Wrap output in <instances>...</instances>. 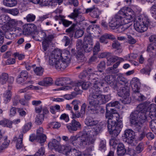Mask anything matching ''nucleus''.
I'll list each match as a JSON object with an SVG mask.
<instances>
[{
  "label": "nucleus",
  "instance_id": "f257e3e1",
  "mask_svg": "<svg viewBox=\"0 0 156 156\" xmlns=\"http://www.w3.org/2000/svg\"><path fill=\"white\" fill-rule=\"evenodd\" d=\"M95 75H97L100 80H97L93 83V85L90 90V94L88 97V108L91 110L96 111L99 105L105 104L110 100L111 97L109 94L105 95L101 94V87L105 83L104 80L105 75L103 71L96 72Z\"/></svg>",
  "mask_w": 156,
  "mask_h": 156
},
{
  "label": "nucleus",
  "instance_id": "f03ea898",
  "mask_svg": "<svg viewBox=\"0 0 156 156\" xmlns=\"http://www.w3.org/2000/svg\"><path fill=\"white\" fill-rule=\"evenodd\" d=\"M120 105L118 101H112L107 104L106 118L108 119V127L109 133L114 136H117L120 133L122 127V121L117 112H114V109L111 107L118 108Z\"/></svg>",
  "mask_w": 156,
  "mask_h": 156
},
{
  "label": "nucleus",
  "instance_id": "7ed1b4c3",
  "mask_svg": "<svg viewBox=\"0 0 156 156\" xmlns=\"http://www.w3.org/2000/svg\"><path fill=\"white\" fill-rule=\"evenodd\" d=\"M134 14V12L130 8L123 7L119 11L118 14L112 18L109 23V26L113 29L117 27L119 32L125 31L128 29L129 27L122 25L131 22Z\"/></svg>",
  "mask_w": 156,
  "mask_h": 156
},
{
  "label": "nucleus",
  "instance_id": "20e7f679",
  "mask_svg": "<svg viewBox=\"0 0 156 156\" xmlns=\"http://www.w3.org/2000/svg\"><path fill=\"white\" fill-rule=\"evenodd\" d=\"M100 128H94L90 130L84 129L79 132L76 136H71L69 139V142L75 147L79 145L85 147L88 145L93 144L96 140L94 136H96L99 132Z\"/></svg>",
  "mask_w": 156,
  "mask_h": 156
},
{
  "label": "nucleus",
  "instance_id": "39448f33",
  "mask_svg": "<svg viewBox=\"0 0 156 156\" xmlns=\"http://www.w3.org/2000/svg\"><path fill=\"white\" fill-rule=\"evenodd\" d=\"M48 146L51 149H54L60 153L65 154L66 156H80L81 153L75 148H72L69 145L61 146L59 142L54 139L48 143Z\"/></svg>",
  "mask_w": 156,
  "mask_h": 156
},
{
  "label": "nucleus",
  "instance_id": "423d86ee",
  "mask_svg": "<svg viewBox=\"0 0 156 156\" xmlns=\"http://www.w3.org/2000/svg\"><path fill=\"white\" fill-rule=\"evenodd\" d=\"M137 108V110L132 112L130 116V120L131 123L134 125L136 129L140 131L141 129L142 124L146 120L147 116L144 113L141 109Z\"/></svg>",
  "mask_w": 156,
  "mask_h": 156
},
{
  "label": "nucleus",
  "instance_id": "0eeeda50",
  "mask_svg": "<svg viewBox=\"0 0 156 156\" xmlns=\"http://www.w3.org/2000/svg\"><path fill=\"white\" fill-rule=\"evenodd\" d=\"M60 53L59 51H57L51 53L49 57V63L58 70H63L68 66L69 64L59 58Z\"/></svg>",
  "mask_w": 156,
  "mask_h": 156
},
{
  "label": "nucleus",
  "instance_id": "6e6552de",
  "mask_svg": "<svg viewBox=\"0 0 156 156\" xmlns=\"http://www.w3.org/2000/svg\"><path fill=\"white\" fill-rule=\"evenodd\" d=\"M134 24L135 29L140 33L144 32L147 30L150 23V20L148 16L143 14L137 17Z\"/></svg>",
  "mask_w": 156,
  "mask_h": 156
},
{
  "label": "nucleus",
  "instance_id": "1a4fd4ad",
  "mask_svg": "<svg viewBox=\"0 0 156 156\" xmlns=\"http://www.w3.org/2000/svg\"><path fill=\"white\" fill-rule=\"evenodd\" d=\"M33 38L35 40L39 41H43L42 45L43 49L44 51H46L49 45L54 38L53 34H50L47 36L44 30L38 31L37 34H35Z\"/></svg>",
  "mask_w": 156,
  "mask_h": 156
},
{
  "label": "nucleus",
  "instance_id": "9d476101",
  "mask_svg": "<svg viewBox=\"0 0 156 156\" xmlns=\"http://www.w3.org/2000/svg\"><path fill=\"white\" fill-rule=\"evenodd\" d=\"M91 44H88L87 43L86 41H82L80 40H78L77 41L76 48L77 51L79 52H82L84 53L89 52L92 49V39H91Z\"/></svg>",
  "mask_w": 156,
  "mask_h": 156
},
{
  "label": "nucleus",
  "instance_id": "9b49d317",
  "mask_svg": "<svg viewBox=\"0 0 156 156\" xmlns=\"http://www.w3.org/2000/svg\"><path fill=\"white\" fill-rule=\"evenodd\" d=\"M23 23L21 21L11 19L10 18V20L8 21L7 23L2 26V28L4 31H12L16 26H22Z\"/></svg>",
  "mask_w": 156,
  "mask_h": 156
},
{
  "label": "nucleus",
  "instance_id": "f8f14e48",
  "mask_svg": "<svg viewBox=\"0 0 156 156\" xmlns=\"http://www.w3.org/2000/svg\"><path fill=\"white\" fill-rule=\"evenodd\" d=\"M111 83V86L114 90L118 91L119 89H121L122 87L125 86L127 83V79L122 75H120L117 77V81L114 83L108 82Z\"/></svg>",
  "mask_w": 156,
  "mask_h": 156
},
{
  "label": "nucleus",
  "instance_id": "ddd939ff",
  "mask_svg": "<svg viewBox=\"0 0 156 156\" xmlns=\"http://www.w3.org/2000/svg\"><path fill=\"white\" fill-rule=\"evenodd\" d=\"M122 89L118 92V95L122 97V101L125 104H128L131 102V99L129 97V91L128 87H122Z\"/></svg>",
  "mask_w": 156,
  "mask_h": 156
},
{
  "label": "nucleus",
  "instance_id": "4468645a",
  "mask_svg": "<svg viewBox=\"0 0 156 156\" xmlns=\"http://www.w3.org/2000/svg\"><path fill=\"white\" fill-rule=\"evenodd\" d=\"M138 108L140 109V111H143L146 115L147 112H154L156 113V104L152 103L149 105L147 102L140 104L138 105Z\"/></svg>",
  "mask_w": 156,
  "mask_h": 156
},
{
  "label": "nucleus",
  "instance_id": "2eb2a0df",
  "mask_svg": "<svg viewBox=\"0 0 156 156\" xmlns=\"http://www.w3.org/2000/svg\"><path fill=\"white\" fill-rule=\"evenodd\" d=\"M84 122L85 124L87 126L91 127L94 126V127L92 129H89L86 128L85 129H87L88 130H90L93 129L94 128L97 129V128H100V130L97 135L101 131L102 128L98 124V122L95 118L91 117H88L85 119Z\"/></svg>",
  "mask_w": 156,
  "mask_h": 156
},
{
  "label": "nucleus",
  "instance_id": "dca6fc26",
  "mask_svg": "<svg viewBox=\"0 0 156 156\" xmlns=\"http://www.w3.org/2000/svg\"><path fill=\"white\" fill-rule=\"evenodd\" d=\"M80 9L75 8L73 9V12L71 13L68 17L74 20L77 23L82 22L85 20L84 17L80 15L81 12Z\"/></svg>",
  "mask_w": 156,
  "mask_h": 156
},
{
  "label": "nucleus",
  "instance_id": "f3484780",
  "mask_svg": "<svg viewBox=\"0 0 156 156\" xmlns=\"http://www.w3.org/2000/svg\"><path fill=\"white\" fill-rule=\"evenodd\" d=\"M75 25L73 24L70 27L67 29L66 31V32L68 33V34L71 38L73 37L75 32L74 37L76 38L80 37L83 34V31L81 30H78L75 32Z\"/></svg>",
  "mask_w": 156,
  "mask_h": 156
},
{
  "label": "nucleus",
  "instance_id": "a211bd4d",
  "mask_svg": "<svg viewBox=\"0 0 156 156\" xmlns=\"http://www.w3.org/2000/svg\"><path fill=\"white\" fill-rule=\"evenodd\" d=\"M149 40L153 43L148 46L147 51L150 53H152L153 55H156V35H151L149 37Z\"/></svg>",
  "mask_w": 156,
  "mask_h": 156
},
{
  "label": "nucleus",
  "instance_id": "6ab92c4d",
  "mask_svg": "<svg viewBox=\"0 0 156 156\" xmlns=\"http://www.w3.org/2000/svg\"><path fill=\"white\" fill-rule=\"evenodd\" d=\"M124 136L126 139V141L130 144H134L135 140V133L131 129L126 130L124 132Z\"/></svg>",
  "mask_w": 156,
  "mask_h": 156
},
{
  "label": "nucleus",
  "instance_id": "aec40b11",
  "mask_svg": "<svg viewBox=\"0 0 156 156\" xmlns=\"http://www.w3.org/2000/svg\"><path fill=\"white\" fill-rule=\"evenodd\" d=\"M59 51L60 53L59 58L65 61L69 64L70 60V55L69 51L67 50H64L62 51L59 49H57L53 51L51 53H54L55 51Z\"/></svg>",
  "mask_w": 156,
  "mask_h": 156
},
{
  "label": "nucleus",
  "instance_id": "412c9836",
  "mask_svg": "<svg viewBox=\"0 0 156 156\" xmlns=\"http://www.w3.org/2000/svg\"><path fill=\"white\" fill-rule=\"evenodd\" d=\"M79 84V82H72L71 84H70L69 86H66L63 88V90H66L73 89L75 91L81 94L83 91L81 90L80 85Z\"/></svg>",
  "mask_w": 156,
  "mask_h": 156
},
{
  "label": "nucleus",
  "instance_id": "4be33fe9",
  "mask_svg": "<svg viewBox=\"0 0 156 156\" xmlns=\"http://www.w3.org/2000/svg\"><path fill=\"white\" fill-rule=\"evenodd\" d=\"M66 127L69 131H76L81 128V125L79 122L73 119L71 123L66 125Z\"/></svg>",
  "mask_w": 156,
  "mask_h": 156
},
{
  "label": "nucleus",
  "instance_id": "5701e85b",
  "mask_svg": "<svg viewBox=\"0 0 156 156\" xmlns=\"http://www.w3.org/2000/svg\"><path fill=\"white\" fill-rule=\"evenodd\" d=\"M130 84L134 94L139 91V90L140 87V83L137 78H133L130 81Z\"/></svg>",
  "mask_w": 156,
  "mask_h": 156
},
{
  "label": "nucleus",
  "instance_id": "b1692460",
  "mask_svg": "<svg viewBox=\"0 0 156 156\" xmlns=\"http://www.w3.org/2000/svg\"><path fill=\"white\" fill-rule=\"evenodd\" d=\"M88 12H90L91 16L94 18H98L100 13L99 9L95 8L87 9L86 10V13Z\"/></svg>",
  "mask_w": 156,
  "mask_h": 156
},
{
  "label": "nucleus",
  "instance_id": "393cba45",
  "mask_svg": "<svg viewBox=\"0 0 156 156\" xmlns=\"http://www.w3.org/2000/svg\"><path fill=\"white\" fill-rule=\"evenodd\" d=\"M107 39L113 40L115 39V37L111 34H105L100 37L99 40L101 43L106 44L108 43Z\"/></svg>",
  "mask_w": 156,
  "mask_h": 156
},
{
  "label": "nucleus",
  "instance_id": "a878e982",
  "mask_svg": "<svg viewBox=\"0 0 156 156\" xmlns=\"http://www.w3.org/2000/svg\"><path fill=\"white\" fill-rule=\"evenodd\" d=\"M126 150L124 146L122 143H119L117 146V153L119 156H123L125 154Z\"/></svg>",
  "mask_w": 156,
  "mask_h": 156
},
{
  "label": "nucleus",
  "instance_id": "bb28decb",
  "mask_svg": "<svg viewBox=\"0 0 156 156\" xmlns=\"http://www.w3.org/2000/svg\"><path fill=\"white\" fill-rule=\"evenodd\" d=\"M53 83V80L51 78L46 77L44 78L43 80L39 82L38 84L42 86H47L51 85Z\"/></svg>",
  "mask_w": 156,
  "mask_h": 156
},
{
  "label": "nucleus",
  "instance_id": "cd10ccee",
  "mask_svg": "<svg viewBox=\"0 0 156 156\" xmlns=\"http://www.w3.org/2000/svg\"><path fill=\"white\" fill-rule=\"evenodd\" d=\"M12 96V93L11 91L9 90H7L4 93L3 96L4 102L5 104H7L9 102L11 99Z\"/></svg>",
  "mask_w": 156,
  "mask_h": 156
},
{
  "label": "nucleus",
  "instance_id": "c85d7f7f",
  "mask_svg": "<svg viewBox=\"0 0 156 156\" xmlns=\"http://www.w3.org/2000/svg\"><path fill=\"white\" fill-rule=\"evenodd\" d=\"M32 67L34 73L36 75L39 76L42 75L44 70L41 67H36L35 65H32Z\"/></svg>",
  "mask_w": 156,
  "mask_h": 156
},
{
  "label": "nucleus",
  "instance_id": "c756f323",
  "mask_svg": "<svg viewBox=\"0 0 156 156\" xmlns=\"http://www.w3.org/2000/svg\"><path fill=\"white\" fill-rule=\"evenodd\" d=\"M16 0H3V3L4 5L9 7L15 6L17 4Z\"/></svg>",
  "mask_w": 156,
  "mask_h": 156
},
{
  "label": "nucleus",
  "instance_id": "7c9ffc66",
  "mask_svg": "<svg viewBox=\"0 0 156 156\" xmlns=\"http://www.w3.org/2000/svg\"><path fill=\"white\" fill-rule=\"evenodd\" d=\"M23 137V135L20 134L16 139V147L18 149H20L23 147V144L22 143Z\"/></svg>",
  "mask_w": 156,
  "mask_h": 156
},
{
  "label": "nucleus",
  "instance_id": "2f4dec72",
  "mask_svg": "<svg viewBox=\"0 0 156 156\" xmlns=\"http://www.w3.org/2000/svg\"><path fill=\"white\" fill-rule=\"evenodd\" d=\"M34 27V24H29L24 25L23 26V33L25 34L30 33L32 31L31 27Z\"/></svg>",
  "mask_w": 156,
  "mask_h": 156
},
{
  "label": "nucleus",
  "instance_id": "473e14b6",
  "mask_svg": "<svg viewBox=\"0 0 156 156\" xmlns=\"http://www.w3.org/2000/svg\"><path fill=\"white\" fill-rule=\"evenodd\" d=\"M10 20V17L5 14L0 15V25H4Z\"/></svg>",
  "mask_w": 156,
  "mask_h": 156
},
{
  "label": "nucleus",
  "instance_id": "72a5a7b5",
  "mask_svg": "<svg viewBox=\"0 0 156 156\" xmlns=\"http://www.w3.org/2000/svg\"><path fill=\"white\" fill-rule=\"evenodd\" d=\"M0 125L4 127L12 128V121L7 119H4L0 121Z\"/></svg>",
  "mask_w": 156,
  "mask_h": 156
},
{
  "label": "nucleus",
  "instance_id": "f704fd0d",
  "mask_svg": "<svg viewBox=\"0 0 156 156\" xmlns=\"http://www.w3.org/2000/svg\"><path fill=\"white\" fill-rule=\"evenodd\" d=\"M9 75L5 73H2L0 76V83L2 84L6 83L8 79Z\"/></svg>",
  "mask_w": 156,
  "mask_h": 156
},
{
  "label": "nucleus",
  "instance_id": "c9c22d12",
  "mask_svg": "<svg viewBox=\"0 0 156 156\" xmlns=\"http://www.w3.org/2000/svg\"><path fill=\"white\" fill-rule=\"evenodd\" d=\"M79 84L80 85L82 89L83 90H87L89 87L90 83L88 82H79Z\"/></svg>",
  "mask_w": 156,
  "mask_h": 156
},
{
  "label": "nucleus",
  "instance_id": "e433bc0d",
  "mask_svg": "<svg viewBox=\"0 0 156 156\" xmlns=\"http://www.w3.org/2000/svg\"><path fill=\"white\" fill-rule=\"evenodd\" d=\"M30 89L32 90H38V88L37 87L34 86L32 85H30L28 87H26L24 89H20L19 90V92L20 93H23L26 92Z\"/></svg>",
  "mask_w": 156,
  "mask_h": 156
},
{
  "label": "nucleus",
  "instance_id": "4c0bfd02",
  "mask_svg": "<svg viewBox=\"0 0 156 156\" xmlns=\"http://www.w3.org/2000/svg\"><path fill=\"white\" fill-rule=\"evenodd\" d=\"M78 51V54L76 55V58H77L78 61L79 62H81L83 61L84 60L85 58V57L84 55L83 52H79Z\"/></svg>",
  "mask_w": 156,
  "mask_h": 156
},
{
  "label": "nucleus",
  "instance_id": "58836bf2",
  "mask_svg": "<svg viewBox=\"0 0 156 156\" xmlns=\"http://www.w3.org/2000/svg\"><path fill=\"white\" fill-rule=\"evenodd\" d=\"M33 3L39 4L41 6H47L49 4L48 0H36Z\"/></svg>",
  "mask_w": 156,
  "mask_h": 156
},
{
  "label": "nucleus",
  "instance_id": "ea45409f",
  "mask_svg": "<svg viewBox=\"0 0 156 156\" xmlns=\"http://www.w3.org/2000/svg\"><path fill=\"white\" fill-rule=\"evenodd\" d=\"M136 99L140 101H142L146 100L145 97L140 93L139 91L134 94Z\"/></svg>",
  "mask_w": 156,
  "mask_h": 156
},
{
  "label": "nucleus",
  "instance_id": "a19ab883",
  "mask_svg": "<svg viewBox=\"0 0 156 156\" xmlns=\"http://www.w3.org/2000/svg\"><path fill=\"white\" fill-rule=\"evenodd\" d=\"M100 50V45L99 42L97 41L95 44L93 49V54H97Z\"/></svg>",
  "mask_w": 156,
  "mask_h": 156
},
{
  "label": "nucleus",
  "instance_id": "79ce46f5",
  "mask_svg": "<svg viewBox=\"0 0 156 156\" xmlns=\"http://www.w3.org/2000/svg\"><path fill=\"white\" fill-rule=\"evenodd\" d=\"M88 73V74L89 75L88 76V79L89 80H94L93 78V76L95 74V73H94V69L91 68H88L87 69V71Z\"/></svg>",
  "mask_w": 156,
  "mask_h": 156
},
{
  "label": "nucleus",
  "instance_id": "37998d69",
  "mask_svg": "<svg viewBox=\"0 0 156 156\" xmlns=\"http://www.w3.org/2000/svg\"><path fill=\"white\" fill-rule=\"evenodd\" d=\"M44 116L42 114H38L35 118V122L38 125L41 124L43 120Z\"/></svg>",
  "mask_w": 156,
  "mask_h": 156
},
{
  "label": "nucleus",
  "instance_id": "c03bdc74",
  "mask_svg": "<svg viewBox=\"0 0 156 156\" xmlns=\"http://www.w3.org/2000/svg\"><path fill=\"white\" fill-rule=\"evenodd\" d=\"M151 71V68L149 67L148 66H146V67L141 69L140 70V73L143 74H145L149 75L150 72Z\"/></svg>",
  "mask_w": 156,
  "mask_h": 156
},
{
  "label": "nucleus",
  "instance_id": "a18cd8bd",
  "mask_svg": "<svg viewBox=\"0 0 156 156\" xmlns=\"http://www.w3.org/2000/svg\"><path fill=\"white\" fill-rule=\"evenodd\" d=\"M105 68V63L104 61H102L98 65L97 68L99 71H103Z\"/></svg>",
  "mask_w": 156,
  "mask_h": 156
},
{
  "label": "nucleus",
  "instance_id": "49530a36",
  "mask_svg": "<svg viewBox=\"0 0 156 156\" xmlns=\"http://www.w3.org/2000/svg\"><path fill=\"white\" fill-rule=\"evenodd\" d=\"M43 129L42 127H40L37 130L36 136L39 138L40 137V136H43V138L45 137V134L44 133Z\"/></svg>",
  "mask_w": 156,
  "mask_h": 156
},
{
  "label": "nucleus",
  "instance_id": "de8ad7c7",
  "mask_svg": "<svg viewBox=\"0 0 156 156\" xmlns=\"http://www.w3.org/2000/svg\"><path fill=\"white\" fill-rule=\"evenodd\" d=\"M45 153L44 148L43 147H41L38 151L34 154V156H42Z\"/></svg>",
  "mask_w": 156,
  "mask_h": 156
},
{
  "label": "nucleus",
  "instance_id": "09e8293b",
  "mask_svg": "<svg viewBox=\"0 0 156 156\" xmlns=\"http://www.w3.org/2000/svg\"><path fill=\"white\" fill-rule=\"evenodd\" d=\"M32 126V124L31 122H28L26 124L23 126V132L24 133H26L27 131L29 130Z\"/></svg>",
  "mask_w": 156,
  "mask_h": 156
},
{
  "label": "nucleus",
  "instance_id": "8fccbe9b",
  "mask_svg": "<svg viewBox=\"0 0 156 156\" xmlns=\"http://www.w3.org/2000/svg\"><path fill=\"white\" fill-rule=\"evenodd\" d=\"M71 113L72 114V118L73 119L80 117L82 116L83 115L80 112H77L76 113H74L73 111H71Z\"/></svg>",
  "mask_w": 156,
  "mask_h": 156
},
{
  "label": "nucleus",
  "instance_id": "3c124183",
  "mask_svg": "<svg viewBox=\"0 0 156 156\" xmlns=\"http://www.w3.org/2000/svg\"><path fill=\"white\" fill-rule=\"evenodd\" d=\"M128 42L131 44H135L136 42V40L130 35H127Z\"/></svg>",
  "mask_w": 156,
  "mask_h": 156
},
{
  "label": "nucleus",
  "instance_id": "603ef678",
  "mask_svg": "<svg viewBox=\"0 0 156 156\" xmlns=\"http://www.w3.org/2000/svg\"><path fill=\"white\" fill-rule=\"evenodd\" d=\"M35 18V16L32 14H29L26 16L27 21L30 22L34 21Z\"/></svg>",
  "mask_w": 156,
  "mask_h": 156
},
{
  "label": "nucleus",
  "instance_id": "864d4df0",
  "mask_svg": "<svg viewBox=\"0 0 156 156\" xmlns=\"http://www.w3.org/2000/svg\"><path fill=\"white\" fill-rule=\"evenodd\" d=\"M150 11L153 17L156 20V5H153L151 8Z\"/></svg>",
  "mask_w": 156,
  "mask_h": 156
},
{
  "label": "nucleus",
  "instance_id": "5fc2aeb1",
  "mask_svg": "<svg viewBox=\"0 0 156 156\" xmlns=\"http://www.w3.org/2000/svg\"><path fill=\"white\" fill-rule=\"evenodd\" d=\"M61 22L63 25L66 27H67L71 24L72 23V21L67 20L66 19L61 18Z\"/></svg>",
  "mask_w": 156,
  "mask_h": 156
},
{
  "label": "nucleus",
  "instance_id": "6e6d98bb",
  "mask_svg": "<svg viewBox=\"0 0 156 156\" xmlns=\"http://www.w3.org/2000/svg\"><path fill=\"white\" fill-rule=\"evenodd\" d=\"M62 81L63 83V86H65L67 84H71L72 83L69 79L68 77H62Z\"/></svg>",
  "mask_w": 156,
  "mask_h": 156
},
{
  "label": "nucleus",
  "instance_id": "4d7b16f0",
  "mask_svg": "<svg viewBox=\"0 0 156 156\" xmlns=\"http://www.w3.org/2000/svg\"><path fill=\"white\" fill-rule=\"evenodd\" d=\"M99 149L100 150H105L106 149V142L105 141L102 140L101 141L99 145Z\"/></svg>",
  "mask_w": 156,
  "mask_h": 156
},
{
  "label": "nucleus",
  "instance_id": "13d9d810",
  "mask_svg": "<svg viewBox=\"0 0 156 156\" xmlns=\"http://www.w3.org/2000/svg\"><path fill=\"white\" fill-rule=\"evenodd\" d=\"M144 144L143 143H140L136 147V150L138 153H140L143 150Z\"/></svg>",
  "mask_w": 156,
  "mask_h": 156
},
{
  "label": "nucleus",
  "instance_id": "bf43d9fd",
  "mask_svg": "<svg viewBox=\"0 0 156 156\" xmlns=\"http://www.w3.org/2000/svg\"><path fill=\"white\" fill-rule=\"evenodd\" d=\"M13 55L16 58L18 57L19 60H22L25 57L24 55L23 54H19L17 52L14 53Z\"/></svg>",
  "mask_w": 156,
  "mask_h": 156
},
{
  "label": "nucleus",
  "instance_id": "052dcab7",
  "mask_svg": "<svg viewBox=\"0 0 156 156\" xmlns=\"http://www.w3.org/2000/svg\"><path fill=\"white\" fill-rule=\"evenodd\" d=\"M16 62V59L15 58H9L6 61L7 65H12L14 64Z\"/></svg>",
  "mask_w": 156,
  "mask_h": 156
},
{
  "label": "nucleus",
  "instance_id": "680f3d73",
  "mask_svg": "<svg viewBox=\"0 0 156 156\" xmlns=\"http://www.w3.org/2000/svg\"><path fill=\"white\" fill-rule=\"evenodd\" d=\"M60 119L64 120L66 122H68L69 120L68 115L65 113L62 114Z\"/></svg>",
  "mask_w": 156,
  "mask_h": 156
},
{
  "label": "nucleus",
  "instance_id": "e2e57ef3",
  "mask_svg": "<svg viewBox=\"0 0 156 156\" xmlns=\"http://www.w3.org/2000/svg\"><path fill=\"white\" fill-rule=\"evenodd\" d=\"M67 3L68 4L70 5H73L75 7L77 6L79 4L77 0H68Z\"/></svg>",
  "mask_w": 156,
  "mask_h": 156
},
{
  "label": "nucleus",
  "instance_id": "0e129e2a",
  "mask_svg": "<svg viewBox=\"0 0 156 156\" xmlns=\"http://www.w3.org/2000/svg\"><path fill=\"white\" fill-rule=\"evenodd\" d=\"M62 78H59L57 79L55 82V84L58 86H63Z\"/></svg>",
  "mask_w": 156,
  "mask_h": 156
},
{
  "label": "nucleus",
  "instance_id": "69168bd1",
  "mask_svg": "<svg viewBox=\"0 0 156 156\" xmlns=\"http://www.w3.org/2000/svg\"><path fill=\"white\" fill-rule=\"evenodd\" d=\"M118 59V57L116 56L107 57V59L108 61L111 62H114Z\"/></svg>",
  "mask_w": 156,
  "mask_h": 156
},
{
  "label": "nucleus",
  "instance_id": "338daca9",
  "mask_svg": "<svg viewBox=\"0 0 156 156\" xmlns=\"http://www.w3.org/2000/svg\"><path fill=\"white\" fill-rule=\"evenodd\" d=\"M112 46L113 48L118 50L120 48V44L118 41H114L112 44Z\"/></svg>",
  "mask_w": 156,
  "mask_h": 156
},
{
  "label": "nucleus",
  "instance_id": "774afa93",
  "mask_svg": "<svg viewBox=\"0 0 156 156\" xmlns=\"http://www.w3.org/2000/svg\"><path fill=\"white\" fill-rule=\"evenodd\" d=\"M10 31H5V37L6 38L10 40H12L13 38L12 34L9 32Z\"/></svg>",
  "mask_w": 156,
  "mask_h": 156
}]
</instances>
